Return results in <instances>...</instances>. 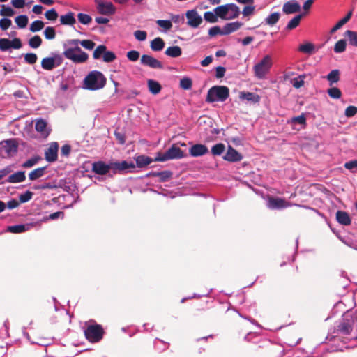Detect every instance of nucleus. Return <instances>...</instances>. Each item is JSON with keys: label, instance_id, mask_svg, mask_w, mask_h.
Wrapping results in <instances>:
<instances>
[{"label": "nucleus", "instance_id": "c03bdc74", "mask_svg": "<svg viewBox=\"0 0 357 357\" xmlns=\"http://www.w3.org/2000/svg\"><path fill=\"white\" fill-rule=\"evenodd\" d=\"M347 46L346 40L341 39L338 40L334 46V52L335 53H342L345 51Z\"/></svg>", "mask_w": 357, "mask_h": 357}, {"label": "nucleus", "instance_id": "c9c22d12", "mask_svg": "<svg viewBox=\"0 0 357 357\" xmlns=\"http://www.w3.org/2000/svg\"><path fill=\"white\" fill-rule=\"evenodd\" d=\"M153 160L145 155H139L136 158V164L138 167H145L152 162Z\"/></svg>", "mask_w": 357, "mask_h": 357}, {"label": "nucleus", "instance_id": "09e8293b", "mask_svg": "<svg viewBox=\"0 0 357 357\" xmlns=\"http://www.w3.org/2000/svg\"><path fill=\"white\" fill-rule=\"evenodd\" d=\"M107 50V47L104 45H98L94 50L93 53V57L94 59H98L100 58V56L105 53V50Z\"/></svg>", "mask_w": 357, "mask_h": 357}, {"label": "nucleus", "instance_id": "c85d7f7f", "mask_svg": "<svg viewBox=\"0 0 357 357\" xmlns=\"http://www.w3.org/2000/svg\"><path fill=\"white\" fill-rule=\"evenodd\" d=\"M35 128L38 132H40L42 135L47 136L50 133V131L47 128L46 121L42 119L36 121Z\"/></svg>", "mask_w": 357, "mask_h": 357}, {"label": "nucleus", "instance_id": "4be33fe9", "mask_svg": "<svg viewBox=\"0 0 357 357\" xmlns=\"http://www.w3.org/2000/svg\"><path fill=\"white\" fill-rule=\"evenodd\" d=\"M33 224H21L11 225L7 227L6 231L13 234H20L30 230L33 227Z\"/></svg>", "mask_w": 357, "mask_h": 357}, {"label": "nucleus", "instance_id": "e2e57ef3", "mask_svg": "<svg viewBox=\"0 0 357 357\" xmlns=\"http://www.w3.org/2000/svg\"><path fill=\"white\" fill-rule=\"evenodd\" d=\"M168 346H169L168 343H166L164 341L159 340V339H155V340L154 342L155 348L156 349H158L160 351H164V350L167 349Z\"/></svg>", "mask_w": 357, "mask_h": 357}, {"label": "nucleus", "instance_id": "58836bf2", "mask_svg": "<svg viewBox=\"0 0 357 357\" xmlns=\"http://www.w3.org/2000/svg\"><path fill=\"white\" fill-rule=\"evenodd\" d=\"M15 22L20 29H24L26 26L29 19L26 15H21L15 17Z\"/></svg>", "mask_w": 357, "mask_h": 357}, {"label": "nucleus", "instance_id": "0eeeda50", "mask_svg": "<svg viewBox=\"0 0 357 357\" xmlns=\"http://www.w3.org/2000/svg\"><path fill=\"white\" fill-rule=\"evenodd\" d=\"M18 144L15 139H10L0 142V156L8 158L17 151Z\"/></svg>", "mask_w": 357, "mask_h": 357}, {"label": "nucleus", "instance_id": "4d7b16f0", "mask_svg": "<svg viewBox=\"0 0 357 357\" xmlns=\"http://www.w3.org/2000/svg\"><path fill=\"white\" fill-rule=\"evenodd\" d=\"M192 82L188 77L182 78L180 80V87L185 90H189L192 88Z\"/></svg>", "mask_w": 357, "mask_h": 357}, {"label": "nucleus", "instance_id": "ea45409f", "mask_svg": "<svg viewBox=\"0 0 357 357\" xmlns=\"http://www.w3.org/2000/svg\"><path fill=\"white\" fill-rule=\"evenodd\" d=\"M255 6L252 4H248L243 8L241 13L243 17H247L248 20H249L250 17L255 14Z\"/></svg>", "mask_w": 357, "mask_h": 357}, {"label": "nucleus", "instance_id": "338daca9", "mask_svg": "<svg viewBox=\"0 0 357 357\" xmlns=\"http://www.w3.org/2000/svg\"><path fill=\"white\" fill-rule=\"evenodd\" d=\"M222 32H223V29L222 28L221 29L218 26H215L211 27L208 30V35L211 37H214V36H217L218 34L222 35Z\"/></svg>", "mask_w": 357, "mask_h": 357}, {"label": "nucleus", "instance_id": "a211bd4d", "mask_svg": "<svg viewBox=\"0 0 357 357\" xmlns=\"http://www.w3.org/2000/svg\"><path fill=\"white\" fill-rule=\"evenodd\" d=\"M189 152L192 157H200L208 153V149L204 144H196L190 147Z\"/></svg>", "mask_w": 357, "mask_h": 357}, {"label": "nucleus", "instance_id": "ddd939ff", "mask_svg": "<svg viewBox=\"0 0 357 357\" xmlns=\"http://www.w3.org/2000/svg\"><path fill=\"white\" fill-rule=\"evenodd\" d=\"M140 63L142 66L153 69H162L163 65L161 61L149 54H143L141 56Z\"/></svg>", "mask_w": 357, "mask_h": 357}, {"label": "nucleus", "instance_id": "b1692460", "mask_svg": "<svg viewBox=\"0 0 357 357\" xmlns=\"http://www.w3.org/2000/svg\"><path fill=\"white\" fill-rule=\"evenodd\" d=\"M26 179L25 172L18 171L13 174H10L6 181L10 183H17L24 181Z\"/></svg>", "mask_w": 357, "mask_h": 357}, {"label": "nucleus", "instance_id": "a19ab883", "mask_svg": "<svg viewBox=\"0 0 357 357\" xmlns=\"http://www.w3.org/2000/svg\"><path fill=\"white\" fill-rule=\"evenodd\" d=\"M345 36L348 37L349 43L354 47H357V32L347 30L345 32Z\"/></svg>", "mask_w": 357, "mask_h": 357}, {"label": "nucleus", "instance_id": "f3484780", "mask_svg": "<svg viewBox=\"0 0 357 357\" xmlns=\"http://www.w3.org/2000/svg\"><path fill=\"white\" fill-rule=\"evenodd\" d=\"M59 145L56 142L52 143L45 152V158L47 162H52L57 160Z\"/></svg>", "mask_w": 357, "mask_h": 357}, {"label": "nucleus", "instance_id": "c756f323", "mask_svg": "<svg viewBox=\"0 0 357 357\" xmlns=\"http://www.w3.org/2000/svg\"><path fill=\"white\" fill-rule=\"evenodd\" d=\"M147 86L149 91L153 95L158 94L162 89L160 83L153 79H149L147 81Z\"/></svg>", "mask_w": 357, "mask_h": 357}, {"label": "nucleus", "instance_id": "2f4dec72", "mask_svg": "<svg viewBox=\"0 0 357 357\" xmlns=\"http://www.w3.org/2000/svg\"><path fill=\"white\" fill-rule=\"evenodd\" d=\"M150 46L153 51L159 52L164 48L165 42L161 38L158 37L151 40Z\"/></svg>", "mask_w": 357, "mask_h": 357}, {"label": "nucleus", "instance_id": "49530a36", "mask_svg": "<svg viewBox=\"0 0 357 357\" xmlns=\"http://www.w3.org/2000/svg\"><path fill=\"white\" fill-rule=\"evenodd\" d=\"M43 27H44V22L43 21L36 20V21H33L31 24L29 30L31 32L35 33V32H38V31H40Z\"/></svg>", "mask_w": 357, "mask_h": 357}, {"label": "nucleus", "instance_id": "603ef678", "mask_svg": "<svg viewBox=\"0 0 357 357\" xmlns=\"http://www.w3.org/2000/svg\"><path fill=\"white\" fill-rule=\"evenodd\" d=\"M327 93L331 98L334 99H338L342 96L341 91L337 87H332L328 89Z\"/></svg>", "mask_w": 357, "mask_h": 357}, {"label": "nucleus", "instance_id": "1a4fd4ad", "mask_svg": "<svg viewBox=\"0 0 357 357\" xmlns=\"http://www.w3.org/2000/svg\"><path fill=\"white\" fill-rule=\"evenodd\" d=\"M63 62V57L57 53H52V56L45 57L41 61V67L46 70H52L59 66Z\"/></svg>", "mask_w": 357, "mask_h": 357}, {"label": "nucleus", "instance_id": "69168bd1", "mask_svg": "<svg viewBox=\"0 0 357 357\" xmlns=\"http://www.w3.org/2000/svg\"><path fill=\"white\" fill-rule=\"evenodd\" d=\"M156 23L165 30H169L172 27V24L169 20H158Z\"/></svg>", "mask_w": 357, "mask_h": 357}, {"label": "nucleus", "instance_id": "4468645a", "mask_svg": "<svg viewBox=\"0 0 357 357\" xmlns=\"http://www.w3.org/2000/svg\"><path fill=\"white\" fill-rule=\"evenodd\" d=\"M187 24L192 28L198 27L202 22V17L195 9L188 10L185 13Z\"/></svg>", "mask_w": 357, "mask_h": 357}, {"label": "nucleus", "instance_id": "774afa93", "mask_svg": "<svg viewBox=\"0 0 357 357\" xmlns=\"http://www.w3.org/2000/svg\"><path fill=\"white\" fill-rule=\"evenodd\" d=\"M135 38L139 41H144L146 39L147 33L145 31L137 30L134 32Z\"/></svg>", "mask_w": 357, "mask_h": 357}, {"label": "nucleus", "instance_id": "f8f14e48", "mask_svg": "<svg viewBox=\"0 0 357 357\" xmlns=\"http://www.w3.org/2000/svg\"><path fill=\"white\" fill-rule=\"evenodd\" d=\"M73 39L66 40L63 45V56L72 61L73 63H77V61L81 59L82 58L76 56L75 47V45H72Z\"/></svg>", "mask_w": 357, "mask_h": 357}, {"label": "nucleus", "instance_id": "f257e3e1", "mask_svg": "<svg viewBox=\"0 0 357 357\" xmlns=\"http://www.w3.org/2000/svg\"><path fill=\"white\" fill-rule=\"evenodd\" d=\"M107 79L98 70L91 71L84 79L82 88L89 91H98L105 87Z\"/></svg>", "mask_w": 357, "mask_h": 357}, {"label": "nucleus", "instance_id": "13d9d810", "mask_svg": "<svg viewBox=\"0 0 357 357\" xmlns=\"http://www.w3.org/2000/svg\"><path fill=\"white\" fill-rule=\"evenodd\" d=\"M116 56L113 52L107 51V50H106L103 54L102 60L104 62L110 63V62H112L113 61H114L116 59Z\"/></svg>", "mask_w": 357, "mask_h": 357}, {"label": "nucleus", "instance_id": "e433bc0d", "mask_svg": "<svg viewBox=\"0 0 357 357\" xmlns=\"http://www.w3.org/2000/svg\"><path fill=\"white\" fill-rule=\"evenodd\" d=\"M298 50L301 52L312 54L314 52V45L311 43H306L299 46Z\"/></svg>", "mask_w": 357, "mask_h": 357}, {"label": "nucleus", "instance_id": "cd10ccee", "mask_svg": "<svg viewBox=\"0 0 357 357\" xmlns=\"http://www.w3.org/2000/svg\"><path fill=\"white\" fill-rule=\"evenodd\" d=\"M46 167L36 168L29 174V179L30 181H36L43 177L45 174Z\"/></svg>", "mask_w": 357, "mask_h": 357}, {"label": "nucleus", "instance_id": "4c0bfd02", "mask_svg": "<svg viewBox=\"0 0 357 357\" xmlns=\"http://www.w3.org/2000/svg\"><path fill=\"white\" fill-rule=\"evenodd\" d=\"M303 15L300 14L294 17L287 24L286 29L288 30H292L297 27L301 22Z\"/></svg>", "mask_w": 357, "mask_h": 357}, {"label": "nucleus", "instance_id": "7c9ffc66", "mask_svg": "<svg viewBox=\"0 0 357 357\" xmlns=\"http://www.w3.org/2000/svg\"><path fill=\"white\" fill-rule=\"evenodd\" d=\"M165 54L172 58H177L182 54L181 48L178 45L171 46L167 48Z\"/></svg>", "mask_w": 357, "mask_h": 357}, {"label": "nucleus", "instance_id": "5701e85b", "mask_svg": "<svg viewBox=\"0 0 357 357\" xmlns=\"http://www.w3.org/2000/svg\"><path fill=\"white\" fill-rule=\"evenodd\" d=\"M72 45H75L76 56L82 58L77 61V63H82L86 62L89 59V55L79 47V42H77V39H73Z\"/></svg>", "mask_w": 357, "mask_h": 357}, {"label": "nucleus", "instance_id": "3c124183", "mask_svg": "<svg viewBox=\"0 0 357 357\" xmlns=\"http://www.w3.org/2000/svg\"><path fill=\"white\" fill-rule=\"evenodd\" d=\"M305 75H300L298 77L293 78L291 81L293 86L296 89H299L304 85V79Z\"/></svg>", "mask_w": 357, "mask_h": 357}, {"label": "nucleus", "instance_id": "393cba45", "mask_svg": "<svg viewBox=\"0 0 357 357\" xmlns=\"http://www.w3.org/2000/svg\"><path fill=\"white\" fill-rule=\"evenodd\" d=\"M336 220L338 223L342 225H349L351 222V219L349 215L343 211H337L336 213Z\"/></svg>", "mask_w": 357, "mask_h": 357}, {"label": "nucleus", "instance_id": "864d4df0", "mask_svg": "<svg viewBox=\"0 0 357 357\" xmlns=\"http://www.w3.org/2000/svg\"><path fill=\"white\" fill-rule=\"evenodd\" d=\"M77 19L81 24L84 25L89 24L92 21V17L90 15L82 13L77 15Z\"/></svg>", "mask_w": 357, "mask_h": 357}, {"label": "nucleus", "instance_id": "20e7f679", "mask_svg": "<svg viewBox=\"0 0 357 357\" xmlns=\"http://www.w3.org/2000/svg\"><path fill=\"white\" fill-rule=\"evenodd\" d=\"M273 66L272 57L271 55H265L262 59L256 63L253 67L255 76L258 79H264L269 73Z\"/></svg>", "mask_w": 357, "mask_h": 357}, {"label": "nucleus", "instance_id": "f03ea898", "mask_svg": "<svg viewBox=\"0 0 357 357\" xmlns=\"http://www.w3.org/2000/svg\"><path fill=\"white\" fill-rule=\"evenodd\" d=\"M214 12L223 20L236 19L241 13L239 7L233 3L219 6L214 9Z\"/></svg>", "mask_w": 357, "mask_h": 357}, {"label": "nucleus", "instance_id": "412c9836", "mask_svg": "<svg viewBox=\"0 0 357 357\" xmlns=\"http://www.w3.org/2000/svg\"><path fill=\"white\" fill-rule=\"evenodd\" d=\"M301 10L300 4L294 1H289L286 2L282 7V11L285 14H293L297 12H299Z\"/></svg>", "mask_w": 357, "mask_h": 357}, {"label": "nucleus", "instance_id": "a18cd8bd", "mask_svg": "<svg viewBox=\"0 0 357 357\" xmlns=\"http://www.w3.org/2000/svg\"><path fill=\"white\" fill-rule=\"evenodd\" d=\"M40 158L38 156L33 157L22 164L23 168H31L38 163Z\"/></svg>", "mask_w": 357, "mask_h": 357}, {"label": "nucleus", "instance_id": "6e6552de", "mask_svg": "<svg viewBox=\"0 0 357 357\" xmlns=\"http://www.w3.org/2000/svg\"><path fill=\"white\" fill-rule=\"evenodd\" d=\"M135 165L132 161H116L110 162L111 172L114 174H123L131 172V169H135Z\"/></svg>", "mask_w": 357, "mask_h": 357}, {"label": "nucleus", "instance_id": "5fc2aeb1", "mask_svg": "<svg viewBox=\"0 0 357 357\" xmlns=\"http://www.w3.org/2000/svg\"><path fill=\"white\" fill-rule=\"evenodd\" d=\"M15 14L14 10L6 5H1V9L0 10V15L1 16L12 17Z\"/></svg>", "mask_w": 357, "mask_h": 357}, {"label": "nucleus", "instance_id": "680f3d73", "mask_svg": "<svg viewBox=\"0 0 357 357\" xmlns=\"http://www.w3.org/2000/svg\"><path fill=\"white\" fill-rule=\"evenodd\" d=\"M139 52L137 50H130L127 52L126 56L130 61H137L139 58Z\"/></svg>", "mask_w": 357, "mask_h": 357}, {"label": "nucleus", "instance_id": "37998d69", "mask_svg": "<svg viewBox=\"0 0 357 357\" xmlns=\"http://www.w3.org/2000/svg\"><path fill=\"white\" fill-rule=\"evenodd\" d=\"M204 20L210 23H215L218 22V18L219 17L218 15L214 12L207 11L204 14Z\"/></svg>", "mask_w": 357, "mask_h": 357}, {"label": "nucleus", "instance_id": "72a5a7b5", "mask_svg": "<svg viewBox=\"0 0 357 357\" xmlns=\"http://www.w3.org/2000/svg\"><path fill=\"white\" fill-rule=\"evenodd\" d=\"M326 79L329 84L332 86L333 84L337 83L340 80V71L339 70H331L326 76Z\"/></svg>", "mask_w": 357, "mask_h": 357}, {"label": "nucleus", "instance_id": "39448f33", "mask_svg": "<svg viewBox=\"0 0 357 357\" xmlns=\"http://www.w3.org/2000/svg\"><path fill=\"white\" fill-rule=\"evenodd\" d=\"M185 157L184 152L177 146L173 144L165 153H159L155 158V161L165 162L169 160L181 159Z\"/></svg>", "mask_w": 357, "mask_h": 357}, {"label": "nucleus", "instance_id": "de8ad7c7", "mask_svg": "<svg viewBox=\"0 0 357 357\" xmlns=\"http://www.w3.org/2000/svg\"><path fill=\"white\" fill-rule=\"evenodd\" d=\"M42 44V39L39 36H34L29 40V45L34 49L39 47Z\"/></svg>", "mask_w": 357, "mask_h": 357}, {"label": "nucleus", "instance_id": "423d86ee", "mask_svg": "<svg viewBox=\"0 0 357 357\" xmlns=\"http://www.w3.org/2000/svg\"><path fill=\"white\" fill-rule=\"evenodd\" d=\"M103 328L100 325L91 324L84 330L86 338L91 342H98L103 336Z\"/></svg>", "mask_w": 357, "mask_h": 357}, {"label": "nucleus", "instance_id": "bf43d9fd", "mask_svg": "<svg viewBox=\"0 0 357 357\" xmlns=\"http://www.w3.org/2000/svg\"><path fill=\"white\" fill-rule=\"evenodd\" d=\"M172 172L169 171H163L154 174V175L158 176L160 180L162 182L167 181L172 176Z\"/></svg>", "mask_w": 357, "mask_h": 357}, {"label": "nucleus", "instance_id": "7ed1b4c3", "mask_svg": "<svg viewBox=\"0 0 357 357\" xmlns=\"http://www.w3.org/2000/svg\"><path fill=\"white\" fill-rule=\"evenodd\" d=\"M229 96L228 87L225 86H214L207 93L206 101L207 102H224Z\"/></svg>", "mask_w": 357, "mask_h": 357}, {"label": "nucleus", "instance_id": "0e129e2a", "mask_svg": "<svg viewBox=\"0 0 357 357\" xmlns=\"http://www.w3.org/2000/svg\"><path fill=\"white\" fill-rule=\"evenodd\" d=\"M38 59V56L34 53H27L24 55V61L29 64H34Z\"/></svg>", "mask_w": 357, "mask_h": 357}, {"label": "nucleus", "instance_id": "f704fd0d", "mask_svg": "<svg viewBox=\"0 0 357 357\" xmlns=\"http://www.w3.org/2000/svg\"><path fill=\"white\" fill-rule=\"evenodd\" d=\"M225 151V146L222 143H218L211 147V153L214 156L221 155Z\"/></svg>", "mask_w": 357, "mask_h": 357}, {"label": "nucleus", "instance_id": "8fccbe9b", "mask_svg": "<svg viewBox=\"0 0 357 357\" xmlns=\"http://www.w3.org/2000/svg\"><path fill=\"white\" fill-rule=\"evenodd\" d=\"M43 33L47 40H53L56 36L55 29L52 26L46 27Z\"/></svg>", "mask_w": 357, "mask_h": 357}, {"label": "nucleus", "instance_id": "052dcab7", "mask_svg": "<svg viewBox=\"0 0 357 357\" xmlns=\"http://www.w3.org/2000/svg\"><path fill=\"white\" fill-rule=\"evenodd\" d=\"M45 17L50 21H54L58 18V13L54 8H52L45 13Z\"/></svg>", "mask_w": 357, "mask_h": 357}, {"label": "nucleus", "instance_id": "9b49d317", "mask_svg": "<svg viewBox=\"0 0 357 357\" xmlns=\"http://www.w3.org/2000/svg\"><path fill=\"white\" fill-rule=\"evenodd\" d=\"M99 13L105 15H112L115 13L116 8L112 2L102 0H95Z\"/></svg>", "mask_w": 357, "mask_h": 357}, {"label": "nucleus", "instance_id": "a878e982", "mask_svg": "<svg viewBox=\"0 0 357 357\" xmlns=\"http://www.w3.org/2000/svg\"><path fill=\"white\" fill-rule=\"evenodd\" d=\"M239 97L241 100H245L252 103H257L260 100L259 95L251 92H241Z\"/></svg>", "mask_w": 357, "mask_h": 357}, {"label": "nucleus", "instance_id": "79ce46f5", "mask_svg": "<svg viewBox=\"0 0 357 357\" xmlns=\"http://www.w3.org/2000/svg\"><path fill=\"white\" fill-rule=\"evenodd\" d=\"M292 126H294L296 124H300L303 127H304L306 124V118L305 116V115L303 114L298 116H294L293 117L290 122H289Z\"/></svg>", "mask_w": 357, "mask_h": 357}, {"label": "nucleus", "instance_id": "9d476101", "mask_svg": "<svg viewBox=\"0 0 357 357\" xmlns=\"http://www.w3.org/2000/svg\"><path fill=\"white\" fill-rule=\"evenodd\" d=\"M291 206H294V204H291V203L285 201L284 199H283L282 198H278V197H277V198L271 197L268 199V202H267V206H268V208H269L271 209H281V208H287V207H289ZM294 206L312 209L310 207H307L305 206H301L299 204H294Z\"/></svg>", "mask_w": 357, "mask_h": 357}, {"label": "nucleus", "instance_id": "aec40b11", "mask_svg": "<svg viewBox=\"0 0 357 357\" xmlns=\"http://www.w3.org/2000/svg\"><path fill=\"white\" fill-rule=\"evenodd\" d=\"M243 23L239 21L232 22L226 23L223 26V32L222 35H229L236 31H238L242 26Z\"/></svg>", "mask_w": 357, "mask_h": 357}, {"label": "nucleus", "instance_id": "473e14b6", "mask_svg": "<svg viewBox=\"0 0 357 357\" xmlns=\"http://www.w3.org/2000/svg\"><path fill=\"white\" fill-rule=\"evenodd\" d=\"M280 13L275 12L267 16L264 20V22L266 23V24L273 26L278 23V22L280 20Z\"/></svg>", "mask_w": 357, "mask_h": 357}, {"label": "nucleus", "instance_id": "2eb2a0df", "mask_svg": "<svg viewBox=\"0 0 357 357\" xmlns=\"http://www.w3.org/2000/svg\"><path fill=\"white\" fill-rule=\"evenodd\" d=\"M222 158L228 162H236L241 161L243 159V156L231 146L229 145L227 151Z\"/></svg>", "mask_w": 357, "mask_h": 357}, {"label": "nucleus", "instance_id": "dca6fc26", "mask_svg": "<svg viewBox=\"0 0 357 357\" xmlns=\"http://www.w3.org/2000/svg\"><path fill=\"white\" fill-rule=\"evenodd\" d=\"M354 321L352 319H344L338 326V331L342 335H349L353 331Z\"/></svg>", "mask_w": 357, "mask_h": 357}, {"label": "nucleus", "instance_id": "bb28decb", "mask_svg": "<svg viewBox=\"0 0 357 357\" xmlns=\"http://www.w3.org/2000/svg\"><path fill=\"white\" fill-rule=\"evenodd\" d=\"M60 22L63 25L73 26L75 24L76 19L75 18L73 13L68 12L66 15L60 16Z\"/></svg>", "mask_w": 357, "mask_h": 357}, {"label": "nucleus", "instance_id": "6e6d98bb", "mask_svg": "<svg viewBox=\"0 0 357 357\" xmlns=\"http://www.w3.org/2000/svg\"><path fill=\"white\" fill-rule=\"evenodd\" d=\"M77 42H79V44L82 45L84 48L91 50L94 48L96 43L91 40H80L77 39Z\"/></svg>", "mask_w": 357, "mask_h": 357}, {"label": "nucleus", "instance_id": "6ab92c4d", "mask_svg": "<svg viewBox=\"0 0 357 357\" xmlns=\"http://www.w3.org/2000/svg\"><path fill=\"white\" fill-rule=\"evenodd\" d=\"M93 171L100 175H105L111 171L110 162L108 164L102 161L96 162L93 164Z\"/></svg>", "mask_w": 357, "mask_h": 357}]
</instances>
